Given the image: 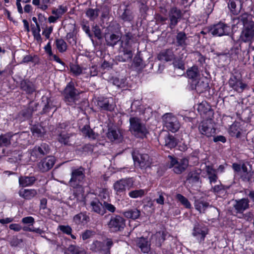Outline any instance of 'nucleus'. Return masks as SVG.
<instances>
[{
	"label": "nucleus",
	"instance_id": "nucleus-54",
	"mask_svg": "<svg viewBox=\"0 0 254 254\" xmlns=\"http://www.w3.org/2000/svg\"><path fill=\"white\" fill-rule=\"evenodd\" d=\"M58 229L62 231L63 233L66 235L71 234L72 233V228L69 225H59Z\"/></svg>",
	"mask_w": 254,
	"mask_h": 254
},
{
	"label": "nucleus",
	"instance_id": "nucleus-48",
	"mask_svg": "<svg viewBox=\"0 0 254 254\" xmlns=\"http://www.w3.org/2000/svg\"><path fill=\"white\" fill-rule=\"evenodd\" d=\"M56 43L57 48L60 52L63 53L66 50V43L62 39L56 40Z\"/></svg>",
	"mask_w": 254,
	"mask_h": 254
},
{
	"label": "nucleus",
	"instance_id": "nucleus-31",
	"mask_svg": "<svg viewBox=\"0 0 254 254\" xmlns=\"http://www.w3.org/2000/svg\"><path fill=\"white\" fill-rule=\"evenodd\" d=\"M64 254H86V252L82 248L71 245L67 248Z\"/></svg>",
	"mask_w": 254,
	"mask_h": 254
},
{
	"label": "nucleus",
	"instance_id": "nucleus-2",
	"mask_svg": "<svg viewBox=\"0 0 254 254\" xmlns=\"http://www.w3.org/2000/svg\"><path fill=\"white\" fill-rule=\"evenodd\" d=\"M164 126L168 130L177 132L180 127V124L176 116L171 113H166L163 117Z\"/></svg>",
	"mask_w": 254,
	"mask_h": 254
},
{
	"label": "nucleus",
	"instance_id": "nucleus-35",
	"mask_svg": "<svg viewBox=\"0 0 254 254\" xmlns=\"http://www.w3.org/2000/svg\"><path fill=\"white\" fill-rule=\"evenodd\" d=\"M97 105L104 110L111 111L114 109L113 105L110 104L109 99L102 98L98 101Z\"/></svg>",
	"mask_w": 254,
	"mask_h": 254
},
{
	"label": "nucleus",
	"instance_id": "nucleus-41",
	"mask_svg": "<svg viewBox=\"0 0 254 254\" xmlns=\"http://www.w3.org/2000/svg\"><path fill=\"white\" fill-rule=\"evenodd\" d=\"M201 173V170L200 169H195L191 171L188 177V180L192 182H198L199 179V175Z\"/></svg>",
	"mask_w": 254,
	"mask_h": 254
},
{
	"label": "nucleus",
	"instance_id": "nucleus-57",
	"mask_svg": "<svg viewBox=\"0 0 254 254\" xmlns=\"http://www.w3.org/2000/svg\"><path fill=\"white\" fill-rule=\"evenodd\" d=\"M164 195L165 193L161 191H159L157 192L158 197L155 199V201L157 203L161 205H163L164 203Z\"/></svg>",
	"mask_w": 254,
	"mask_h": 254
},
{
	"label": "nucleus",
	"instance_id": "nucleus-17",
	"mask_svg": "<svg viewBox=\"0 0 254 254\" xmlns=\"http://www.w3.org/2000/svg\"><path fill=\"white\" fill-rule=\"evenodd\" d=\"M169 17L170 21V27L171 29H173L181 19L182 12L177 8H172L169 11Z\"/></svg>",
	"mask_w": 254,
	"mask_h": 254
},
{
	"label": "nucleus",
	"instance_id": "nucleus-45",
	"mask_svg": "<svg viewBox=\"0 0 254 254\" xmlns=\"http://www.w3.org/2000/svg\"><path fill=\"white\" fill-rule=\"evenodd\" d=\"M107 44L109 46H114L116 43L120 40V37L119 35L115 34H112L108 36L106 35L105 37Z\"/></svg>",
	"mask_w": 254,
	"mask_h": 254
},
{
	"label": "nucleus",
	"instance_id": "nucleus-40",
	"mask_svg": "<svg viewBox=\"0 0 254 254\" xmlns=\"http://www.w3.org/2000/svg\"><path fill=\"white\" fill-rule=\"evenodd\" d=\"M90 206L91 209L94 212L99 213L102 214L103 212L102 204L99 200L97 198H95L92 200L90 202Z\"/></svg>",
	"mask_w": 254,
	"mask_h": 254
},
{
	"label": "nucleus",
	"instance_id": "nucleus-23",
	"mask_svg": "<svg viewBox=\"0 0 254 254\" xmlns=\"http://www.w3.org/2000/svg\"><path fill=\"white\" fill-rule=\"evenodd\" d=\"M107 136L111 141H119L122 139V135L120 131L112 127L108 129Z\"/></svg>",
	"mask_w": 254,
	"mask_h": 254
},
{
	"label": "nucleus",
	"instance_id": "nucleus-26",
	"mask_svg": "<svg viewBox=\"0 0 254 254\" xmlns=\"http://www.w3.org/2000/svg\"><path fill=\"white\" fill-rule=\"evenodd\" d=\"M18 193L20 197L25 199H31L37 194V192L34 189H22Z\"/></svg>",
	"mask_w": 254,
	"mask_h": 254
},
{
	"label": "nucleus",
	"instance_id": "nucleus-33",
	"mask_svg": "<svg viewBox=\"0 0 254 254\" xmlns=\"http://www.w3.org/2000/svg\"><path fill=\"white\" fill-rule=\"evenodd\" d=\"M205 171L208 176L210 183H215L218 179L216 170L211 166H205Z\"/></svg>",
	"mask_w": 254,
	"mask_h": 254
},
{
	"label": "nucleus",
	"instance_id": "nucleus-12",
	"mask_svg": "<svg viewBox=\"0 0 254 254\" xmlns=\"http://www.w3.org/2000/svg\"><path fill=\"white\" fill-rule=\"evenodd\" d=\"M79 94V93L73 86V83H69L66 85L64 91L65 101L68 104H71V102H74L77 99V97Z\"/></svg>",
	"mask_w": 254,
	"mask_h": 254
},
{
	"label": "nucleus",
	"instance_id": "nucleus-6",
	"mask_svg": "<svg viewBox=\"0 0 254 254\" xmlns=\"http://www.w3.org/2000/svg\"><path fill=\"white\" fill-rule=\"evenodd\" d=\"M132 156L134 164L141 169L149 167L151 164L149 157L146 154H141L138 151H134L132 153Z\"/></svg>",
	"mask_w": 254,
	"mask_h": 254
},
{
	"label": "nucleus",
	"instance_id": "nucleus-63",
	"mask_svg": "<svg viewBox=\"0 0 254 254\" xmlns=\"http://www.w3.org/2000/svg\"><path fill=\"white\" fill-rule=\"evenodd\" d=\"M9 228L10 229L16 232L20 231L21 230H22V227L19 224H11L9 225Z\"/></svg>",
	"mask_w": 254,
	"mask_h": 254
},
{
	"label": "nucleus",
	"instance_id": "nucleus-36",
	"mask_svg": "<svg viewBox=\"0 0 254 254\" xmlns=\"http://www.w3.org/2000/svg\"><path fill=\"white\" fill-rule=\"evenodd\" d=\"M34 177H20L19 178V185L22 187H26L32 185L35 181Z\"/></svg>",
	"mask_w": 254,
	"mask_h": 254
},
{
	"label": "nucleus",
	"instance_id": "nucleus-16",
	"mask_svg": "<svg viewBox=\"0 0 254 254\" xmlns=\"http://www.w3.org/2000/svg\"><path fill=\"white\" fill-rule=\"evenodd\" d=\"M50 148L46 143H42L38 146H35L29 150L31 156L37 158L49 153Z\"/></svg>",
	"mask_w": 254,
	"mask_h": 254
},
{
	"label": "nucleus",
	"instance_id": "nucleus-30",
	"mask_svg": "<svg viewBox=\"0 0 254 254\" xmlns=\"http://www.w3.org/2000/svg\"><path fill=\"white\" fill-rule=\"evenodd\" d=\"M20 87L27 93H32L35 90L34 84L27 80H23L21 81Z\"/></svg>",
	"mask_w": 254,
	"mask_h": 254
},
{
	"label": "nucleus",
	"instance_id": "nucleus-47",
	"mask_svg": "<svg viewBox=\"0 0 254 254\" xmlns=\"http://www.w3.org/2000/svg\"><path fill=\"white\" fill-rule=\"evenodd\" d=\"M152 241L156 240V245L160 246L161 243L165 240V236L163 232H158L153 235L151 237Z\"/></svg>",
	"mask_w": 254,
	"mask_h": 254
},
{
	"label": "nucleus",
	"instance_id": "nucleus-39",
	"mask_svg": "<svg viewBox=\"0 0 254 254\" xmlns=\"http://www.w3.org/2000/svg\"><path fill=\"white\" fill-rule=\"evenodd\" d=\"M123 214L127 218L135 220L140 216V211L136 208H133L124 212Z\"/></svg>",
	"mask_w": 254,
	"mask_h": 254
},
{
	"label": "nucleus",
	"instance_id": "nucleus-46",
	"mask_svg": "<svg viewBox=\"0 0 254 254\" xmlns=\"http://www.w3.org/2000/svg\"><path fill=\"white\" fill-rule=\"evenodd\" d=\"M252 19V15L247 13H244L239 17V20L243 23L244 26L251 22H254Z\"/></svg>",
	"mask_w": 254,
	"mask_h": 254
},
{
	"label": "nucleus",
	"instance_id": "nucleus-9",
	"mask_svg": "<svg viewBox=\"0 0 254 254\" xmlns=\"http://www.w3.org/2000/svg\"><path fill=\"white\" fill-rule=\"evenodd\" d=\"M170 159V168L174 167L173 170L176 174H179L184 172L189 165V160L186 158L181 159L179 161L175 158L169 156Z\"/></svg>",
	"mask_w": 254,
	"mask_h": 254
},
{
	"label": "nucleus",
	"instance_id": "nucleus-53",
	"mask_svg": "<svg viewBox=\"0 0 254 254\" xmlns=\"http://www.w3.org/2000/svg\"><path fill=\"white\" fill-rule=\"evenodd\" d=\"M67 42L71 45H74L76 43V36L74 32L68 33L66 36Z\"/></svg>",
	"mask_w": 254,
	"mask_h": 254
},
{
	"label": "nucleus",
	"instance_id": "nucleus-5",
	"mask_svg": "<svg viewBox=\"0 0 254 254\" xmlns=\"http://www.w3.org/2000/svg\"><path fill=\"white\" fill-rule=\"evenodd\" d=\"M84 177V169L82 168L73 169L68 182L69 186L73 188H80Z\"/></svg>",
	"mask_w": 254,
	"mask_h": 254
},
{
	"label": "nucleus",
	"instance_id": "nucleus-4",
	"mask_svg": "<svg viewBox=\"0 0 254 254\" xmlns=\"http://www.w3.org/2000/svg\"><path fill=\"white\" fill-rule=\"evenodd\" d=\"M134 181L132 178L122 179L116 181L113 185V189L117 195H121L125 192L126 190L133 187Z\"/></svg>",
	"mask_w": 254,
	"mask_h": 254
},
{
	"label": "nucleus",
	"instance_id": "nucleus-58",
	"mask_svg": "<svg viewBox=\"0 0 254 254\" xmlns=\"http://www.w3.org/2000/svg\"><path fill=\"white\" fill-rule=\"evenodd\" d=\"M94 235V232L91 230H86L82 233L81 237L83 240H86L91 238Z\"/></svg>",
	"mask_w": 254,
	"mask_h": 254
},
{
	"label": "nucleus",
	"instance_id": "nucleus-51",
	"mask_svg": "<svg viewBox=\"0 0 254 254\" xmlns=\"http://www.w3.org/2000/svg\"><path fill=\"white\" fill-rule=\"evenodd\" d=\"M145 194V190H134L130 191L128 193V195L133 198H135L143 196Z\"/></svg>",
	"mask_w": 254,
	"mask_h": 254
},
{
	"label": "nucleus",
	"instance_id": "nucleus-8",
	"mask_svg": "<svg viewBox=\"0 0 254 254\" xmlns=\"http://www.w3.org/2000/svg\"><path fill=\"white\" fill-rule=\"evenodd\" d=\"M108 226L111 232L121 231L125 226V220L119 215H113L111 216L108 222Z\"/></svg>",
	"mask_w": 254,
	"mask_h": 254
},
{
	"label": "nucleus",
	"instance_id": "nucleus-38",
	"mask_svg": "<svg viewBox=\"0 0 254 254\" xmlns=\"http://www.w3.org/2000/svg\"><path fill=\"white\" fill-rule=\"evenodd\" d=\"M188 38L186 34L183 32L178 33L176 36L177 46L185 47L187 45Z\"/></svg>",
	"mask_w": 254,
	"mask_h": 254
},
{
	"label": "nucleus",
	"instance_id": "nucleus-21",
	"mask_svg": "<svg viewBox=\"0 0 254 254\" xmlns=\"http://www.w3.org/2000/svg\"><path fill=\"white\" fill-rule=\"evenodd\" d=\"M89 217L86 212H81L75 215L73 218V222L77 225H84L89 221Z\"/></svg>",
	"mask_w": 254,
	"mask_h": 254
},
{
	"label": "nucleus",
	"instance_id": "nucleus-60",
	"mask_svg": "<svg viewBox=\"0 0 254 254\" xmlns=\"http://www.w3.org/2000/svg\"><path fill=\"white\" fill-rule=\"evenodd\" d=\"M99 196L103 199H108L109 196L108 190L105 189H102L99 192Z\"/></svg>",
	"mask_w": 254,
	"mask_h": 254
},
{
	"label": "nucleus",
	"instance_id": "nucleus-10",
	"mask_svg": "<svg viewBox=\"0 0 254 254\" xmlns=\"http://www.w3.org/2000/svg\"><path fill=\"white\" fill-rule=\"evenodd\" d=\"M254 39V22L245 25L240 35V40L244 42L252 43Z\"/></svg>",
	"mask_w": 254,
	"mask_h": 254
},
{
	"label": "nucleus",
	"instance_id": "nucleus-43",
	"mask_svg": "<svg viewBox=\"0 0 254 254\" xmlns=\"http://www.w3.org/2000/svg\"><path fill=\"white\" fill-rule=\"evenodd\" d=\"M18 133L11 135L10 133L1 135L0 136V145L7 146L10 143V138L13 136H17Z\"/></svg>",
	"mask_w": 254,
	"mask_h": 254
},
{
	"label": "nucleus",
	"instance_id": "nucleus-64",
	"mask_svg": "<svg viewBox=\"0 0 254 254\" xmlns=\"http://www.w3.org/2000/svg\"><path fill=\"white\" fill-rule=\"evenodd\" d=\"M71 70L76 75H79L82 72L80 67L77 65H73L71 67Z\"/></svg>",
	"mask_w": 254,
	"mask_h": 254
},
{
	"label": "nucleus",
	"instance_id": "nucleus-62",
	"mask_svg": "<svg viewBox=\"0 0 254 254\" xmlns=\"http://www.w3.org/2000/svg\"><path fill=\"white\" fill-rule=\"evenodd\" d=\"M104 207L109 211L111 212H114L116 211V207L114 205L111 203L104 202L103 204Z\"/></svg>",
	"mask_w": 254,
	"mask_h": 254
},
{
	"label": "nucleus",
	"instance_id": "nucleus-52",
	"mask_svg": "<svg viewBox=\"0 0 254 254\" xmlns=\"http://www.w3.org/2000/svg\"><path fill=\"white\" fill-rule=\"evenodd\" d=\"M121 17L124 21H130L133 19V16L130 11L128 9H126L123 14L121 15Z\"/></svg>",
	"mask_w": 254,
	"mask_h": 254
},
{
	"label": "nucleus",
	"instance_id": "nucleus-18",
	"mask_svg": "<svg viewBox=\"0 0 254 254\" xmlns=\"http://www.w3.org/2000/svg\"><path fill=\"white\" fill-rule=\"evenodd\" d=\"M207 233L208 229L205 226L197 224L194 227L192 235L194 237H195L198 240L201 242L204 240Z\"/></svg>",
	"mask_w": 254,
	"mask_h": 254
},
{
	"label": "nucleus",
	"instance_id": "nucleus-15",
	"mask_svg": "<svg viewBox=\"0 0 254 254\" xmlns=\"http://www.w3.org/2000/svg\"><path fill=\"white\" fill-rule=\"evenodd\" d=\"M67 126V125L65 123L61 124L57 128L58 140L61 143L64 145L69 144L70 138L72 135L71 134L67 133L65 130H63V129H65Z\"/></svg>",
	"mask_w": 254,
	"mask_h": 254
},
{
	"label": "nucleus",
	"instance_id": "nucleus-49",
	"mask_svg": "<svg viewBox=\"0 0 254 254\" xmlns=\"http://www.w3.org/2000/svg\"><path fill=\"white\" fill-rule=\"evenodd\" d=\"M177 199L187 208L191 207V204L188 199L181 194H177L176 195Z\"/></svg>",
	"mask_w": 254,
	"mask_h": 254
},
{
	"label": "nucleus",
	"instance_id": "nucleus-14",
	"mask_svg": "<svg viewBox=\"0 0 254 254\" xmlns=\"http://www.w3.org/2000/svg\"><path fill=\"white\" fill-rule=\"evenodd\" d=\"M228 83L230 87L238 92H242L247 86L241 77L235 75L230 77Z\"/></svg>",
	"mask_w": 254,
	"mask_h": 254
},
{
	"label": "nucleus",
	"instance_id": "nucleus-25",
	"mask_svg": "<svg viewBox=\"0 0 254 254\" xmlns=\"http://www.w3.org/2000/svg\"><path fill=\"white\" fill-rule=\"evenodd\" d=\"M188 78L193 80V81H197L200 77V74L197 66H193L189 68L187 71Z\"/></svg>",
	"mask_w": 254,
	"mask_h": 254
},
{
	"label": "nucleus",
	"instance_id": "nucleus-7",
	"mask_svg": "<svg viewBox=\"0 0 254 254\" xmlns=\"http://www.w3.org/2000/svg\"><path fill=\"white\" fill-rule=\"evenodd\" d=\"M209 33L215 36L229 35L231 32V27L223 22L214 25L209 29Z\"/></svg>",
	"mask_w": 254,
	"mask_h": 254
},
{
	"label": "nucleus",
	"instance_id": "nucleus-3",
	"mask_svg": "<svg viewBox=\"0 0 254 254\" xmlns=\"http://www.w3.org/2000/svg\"><path fill=\"white\" fill-rule=\"evenodd\" d=\"M113 245L110 239H107L104 242L94 241L90 245V249L95 252H102L103 254H110V249Z\"/></svg>",
	"mask_w": 254,
	"mask_h": 254
},
{
	"label": "nucleus",
	"instance_id": "nucleus-27",
	"mask_svg": "<svg viewBox=\"0 0 254 254\" xmlns=\"http://www.w3.org/2000/svg\"><path fill=\"white\" fill-rule=\"evenodd\" d=\"M242 131L240 123L239 122H235L230 127L229 130V134L234 137H239Z\"/></svg>",
	"mask_w": 254,
	"mask_h": 254
},
{
	"label": "nucleus",
	"instance_id": "nucleus-50",
	"mask_svg": "<svg viewBox=\"0 0 254 254\" xmlns=\"http://www.w3.org/2000/svg\"><path fill=\"white\" fill-rule=\"evenodd\" d=\"M198 111L201 114H206L210 111V108L206 102H202L198 106Z\"/></svg>",
	"mask_w": 254,
	"mask_h": 254
},
{
	"label": "nucleus",
	"instance_id": "nucleus-56",
	"mask_svg": "<svg viewBox=\"0 0 254 254\" xmlns=\"http://www.w3.org/2000/svg\"><path fill=\"white\" fill-rule=\"evenodd\" d=\"M32 30L35 39H36L37 41H41V37L40 34L41 30L40 27L38 26V27L36 28H32Z\"/></svg>",
	"mask_w": 254,
	"mask_h": 254
},
{
	"label": "nucleus",
	"instance_id": "nucleus-1",
	"mask_svg": "<svg viewBox=\"0 0 254 254\" xmlns=\"http://www.w3.org/2000/svg\"><path fill=\"white\" fill-rule=\"evenodd\" d=\"M130 130L137 137L143 138L148 133L145 125L139 119L136 117L130 118Z\"/></svg>",
	"mask_w": 254,
	"mask_h": 254
},
{
	"label": "nucleus",
	"instance_id": "nucleus-34",
	"mask_svg": "<svg viewBox=\"0 0 254 254\" xmlns=\"http://www.w3.org/2000/svg\"><path fill=\"white\" fill-rule=\"evenodd\" d=\"M210 206L209 203L202 199H197L194 202L195 208L200 213H204L205 210Z\"/></svg>",
	"mask_w": 254,
	"mask_h": 254
},
{
	"label": "nucleus",
	"instance_id": "nucleus-61",
	"mask_svg": "<svg viewBox=\"0 0 254 254\" xmlns=\"http://www.w3.org/2000/svg\"><path fill=\"white\" fill-rule=\"evenodd\" d=\"M53 30V28L52 26L47 27L43 30L42 34L44 35L47 39H49Z\"/></svg>",
	"mask_w": 254,
	"mask_h": 254
},
{
	"label": "nucleus",
	"instance_id": "nucleus-13",
	"mask_svg": "<svg viewBox=\"0 0 254 254\" xmlns=\"http://www.w3.org/2000/svg\"><path fill=\"white\" fill-rule=\"evenodd\" d=\"M241 178L244 182H253L254 181V170L253 167L249 164H243L240 173Z\"/></svg>",
	"mask_w": 254,
	"mask_h": 254
},
{
	"label": "nucleus",
	"instance_id": "nucleus-11",
	"mask_svg": "<svg viewBox=\"0 0 254 254\" xmlns=\"http://www.w3.org/2000/svg\"><path fill=\"white\" fill-rule=\"evenodd\" d=\"M199 132L207 137L213 136L215 133V128L211 120H207L202 121L198 126Z\"/></svg>",
	"mask_w": 254,
	"mask_h": 254
},
{
	"label": "nucleus",
	"instance_id": "nucleus-28",
	"mask_svg": "<svg viewBox=\"0 0 254 254\" xmlns=\"http://www.w3.org/2000/svg\"><path fill=\"white\" fill-rule=\"evenodd\" d=\"M195 84V89L198 92H202L208 87V80L206 77L199 78Z\"/></svg>",
	"mask_w": 254,
	"mask_h": 254
},
{
	"label": "nucleus",
	"instance_id": "nucleus-22",
	"mask_svg": "<svg viewBox=\"0 0 254 254\" xmlns=\"http://www.w3.org/2000/svg\"><path fill=\"white\" fill-rule=\"evenodd\" d=\"M157 58L160 61L169 62L175 59V55L172 50L167 49L160 52L158 54Z\"/></svg>",
	"mask_w": 254,
	"mask_h": 254
},
{
	"label": "nucleus",
	"instance_id": "nucleus-29",
	"mask_svg": "<svg viewBox=\"0 0 254 254\" xmlns=\"http://www.w3.org/2000/svg\"><path fill=\"white\" fill-rule=\"evenodd\" d=\"M178 144L177 140L172 135L168 133L164 137V146L169 149L174 148Z\"/></svg>",
	"mask_w": 254,
	"mask_h": 254
},
{
	"label": "nucleus",
	"instance_id": "nucleus-24",
	"mask_svg": "<svg viewBox=\"0 0 254 254\" xmlns=\"http://www.w3.org/2000/svg\"><path fill=\"white\" fill-rule=\"evenodd\" d=\"M137 245L144 253H148L150 250V243L144 238H138L136 241Z\"/></svg>",
	"mask_w": 254,
	"mask_h": 254
},
{
	"label": "nucleus",
	"instance_id": "nucleus-44",
	"mask_svg": "<svg viewBox=\"0 0 254 254\" xmlns=\"http://www.w3.org/2000/svg\"><path fill=\"white\" fill-rule=\"evenodd\" d=\"M31 131L33 134L38 137L43 136L46 132L45 128L40 125L34 126L31 128Z\"/></svg>",
	"mask_w": 254,
	"mask_h": 254
},
{
	"label": "nucleus",
	"instance_id": "nucleus-32",
	"mask_svg": "<svg viewBox=\"0 0 254 254\" xmlns=\"http://www.w3.org/2000/svg\"><path fill=\"white\" fill-rule=\"evenodd\" d=\"M228 5L231 12L234 14H238L242 7L239 0H229Z\"/></svg>",
	"mask_w": 254,
	"mask_h": 254
},
{
	"label": "nucleus",
	"instance_id": "nucleus-55",
	"mask_svg": "<svg viewBox=\"0 0 254 254\" xmlns=\"http://www.w3.org/2000/svg\"><path fill=\"white\" fill-rule=\"evenodd\" d=\"M86 15L91 19H94L98 16V11L95 9H89L86 11Z\"/></svg>",
	"mask_w": 254,
	"mask_h": 254
},
{
	"label": "nucleus",
	"instance_id": "nucleus-42",
	"mask_svg": "<svg viewBox=\"0 0 254 254\" xmlns=\"http://www.w3.org/2000/svg\"><path fill=\"white\" fill-rule=\"evenodd\" d=\"M123 56H124V59H121L120 58H122V56H119L117 58V60L122 62H125L130 60L132 57V53L130 48H124Z\"/></svg>",
	"mask_w": 254,
	"mask_h": 254
},
{
	"label": "nucleus",
	"instance_id": "nucleus-19",
	"mask_svg": "<svg viewBox=\"0 0 254 254\" xmlns=\"http://www.w3.org/2000/svg\"><path fill=\"white\" fill-rule=\"evenodd\" d=\"M55 158L53 156H48L42 159L38 164L39 169L42 172H46L51 169L55 163Z\"/></svg>",
	"mask_w": 254,
	"mask_h": 254
},
{
	"label": "nucleus",
	"instance_id": "nucleus-59",
	"mask_svg": "<svg viewBox=\"0 0 254 254\" xmlns=\"http://www.w3.org/2000/svg\"><path fill=\"white\" fill-rule=\"evenodd\" d=\"M22 223L23 224H29L30 225H33L35 222L34 218L31 216L24 217L21 220Z\"/></svg>",
	"mask_w": 254,
	"mask_h": 254
},
{
	"label": "nucleus",
	"instance_id": "nucleus-37",
	"mask_svg": "<svg viewBox=\"0 0 254 254\" xmlns=\"http://www.w3.org/2000/svg\"><path fill=\"white\" fill-rule=\"evenodd\" d=\"M81 131L84 136L88 137L90 139H95L98 136V134L95 133L88 125L84 126Z\"/></svg>",
	"mask_w": 254,
	"mask_h": 254
},
{
	"label": "nucleus",
	"instance_id": "nucleus-20",
	"mask_svg": "<svg viewBox=\"0 0 254 254\" xmlns=\"http://www.w3.org/2000/svg\"><path fill=\"white\" fill-rule=\"evenodd\" d=\"M233 206L237 213H242L249 208V200L247 198L235 200Z\"/></svg>",
	"mask_w": 254,
	"mask_h": 254
}]
</instances>
